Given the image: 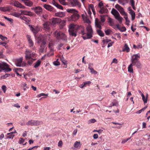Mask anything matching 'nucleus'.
I'll return each mask as SVG.
<instances>
[{
    "mask_svg": "<svg viewBox=\"0 0 150 150\" xmlns=\"http://www.w3.org/2000/svg\"><path fill=\"white\" fill-rule=\"evenodd\" d=\"M103 42L104 43H108L112 41L111 40L108 39H104L103 41Z\"/></svg>",
    "mask_w": 150,
    "mask_h": 150,
    "instance_id": "nucleus-54",
    "label": "nucleus"
},
{
    "mask_svg": "<svg viewBox=\"0 0 150 150\" xmlns=\"http://www.w3.org/2000/svg\"><path fill=\"white\" fill-rule=\"evenodd\" d=\"M105 34L107 35H109L111 32L112 31L110 29H108L106 30L105 31Z\"/></svg>",
    "mask_w": 150,
    "mask_h": 150,
    "instance_id": "nucleus-43",
    "label": "nucleus"
},
{
    "mask_svg": "<svg viewBox=\"0 0 150 150\" xmlns=\"http://www.w3.org/2000/svg\"><path fill=\"white\" fill-rule=\"evenodd\" d=\"M63 144V142L62 141H60L58 143V146L59 147H61Z\"/></svg>",
    "mask_w": 150,
    "mask_h": 150,
    "instance_id": "nucleus-61",
    "label": "nucleus"
},
{
    "mask_svg": "<svg viewBox=\"0 0 150 150\" xmlns=\"http://www.w3.org/2000/svg\"><path fill=\"white\" fill-rule=\"evenodd\" d=\"M44 39L45 40H49L50 39V35H44Z\"/></svg>",
    "mask_w": 150,
    "mask_h": 150,
    "instance_id": "nucleus-46",
    "label": "nucleus"
},
{
    "mask_svg": "<svg viewBox=\"0 0 150 150\" xmlns=\"http://www.w3.org/2000/svg\"><path fill=\"white\" fill-rule=\"evenodd\" d=\"M53 64L55 66H58L60 65V63L58 61V59H57L55 61L53 62Z\"/></svg>",
    "mask_w": 150,
    "mask_h": 150,
    "instance_id": "nucleus-49",
    "label": "nucleus"
},
{
    "mask_svg": "<svg viewBox=\"0 0 150 150\" xmlns=\"http://www.w3.org/2000/svg\"><path fill=\"white\" fill-rule=\"evenodd\" d=\"M51 2L54 5L56 6L58 8L61 9H63V7L61 5L59 4L54 0H52Z\"/></svg>",
    "mask_w": 150,
    "mask_h": 150,
    "instance_id": "nucleus-22",
    "label": "nucleus"
},
{
    "mask_svg": "<svg viewBox=\"0 0 150 150\" xmlns=\"http://www.w3.org/2000/svg\"><path fill=\"white\" fill-rule=\"evenodd\" d=\"M63 45V44L62 43H60L59 44L58 46V50H60L61 48L62 47V46Z\"/></svg>",
    "mask_w": 150,
    "mask_h": 150,
    "instance_id": "nucleus-60",
    "label": "nucleus"
},
{
    "mask_svg": "<svg viewBox=\"0 0 150 150\" xmlns=\"http://www.w3.org/2000/svg\"><path fill=\"white\" fill-rule=\"evenodd\" d=\"M4 18L5 19L7 20L8 21H9L11 23H12L13 21V20L12 19H11V18H10L8 17H7L6 16H4Z\"/></svg>",
    "mask_w": 150,
    "mask_h": 150,
    "instance_id": "nucleus-50",
    "label": "nucleus"
},
{
    "mask_svg": "<svg viewBox=\"0 0 150 150\" xmlns=\"http://www.w3.org/2000/svg\"><path fill=\"white\" fill-rule=\"evenodd\" d=\"M133 66L131 64L129 66L128 69V71L130 73H133V69L132 67Z\"/></svg>",
    "mask_w": 150,
    "mask_h": 150,
    "instance_id": "nucleus-31",
    "label": "nucleus"
},
{
    "mask_svg": "<svg viewBox=\"0 0 150 150\" xmlns=\"http://www.w3.org/2000/svg\"><path fill=\"white\" fill-rule=\"evenodd\" d=\"M41 61L39 60H38L35 63L34 67L36 68L38 67L40 64Z\"/></svg>",
    "mask_w": 150,
    "mask_h": 150,
    "instance_id": "nucleus-34",
    "label": "nucleus"
},
{
    "mask_svg": "<svg viewBox=\"0 0 150 150\" xmlns=\"http://www.w3.org/2000/svg\"><path fill=\"white\" fill-rule=\"evenodd\" d=\"M91 83V82L90 81H88L87 82H84L82 84L83 85V86L82 87V88H83L84 87L86 86V85L88 84H90Z\"/></svg>",
    "mask_w": 150,
    "mask_h": 150,
    "instance_id": "nucleus-45",
    "label": "nucleus"
},
{
    "mask_svg": "<svg viewBox=\"0 0 150 150\" xmlns=\"http://www.w3.org/2000/svg\"><path fill=\"white\" fill-rule=\"evenodd\" d=\"M100 8V9L99 11V12L100 14L106 13L108 11V9L106 8L103 7Z\"/></svg>",
    "mask_w": 150,
    "mask_h": 150,
    "instance_id": "nucleus-27",
    "label": "nucleus"
},
{
    "mask_svg": "<svg viewBox=\"0 0 150 150\" xmlns=\"http://www.w3.org/2000/svg\"><path fill=\"white\" fill-rule=\"evenodd\" d=\"M86 29L87 31V33L86 34V36H82L83 39L85 40L87 39H90L93 37V30L91 26L90 25L87 26Z\"/></svg>",
    "mask_w": 150,
    "mask_h": 150,
    "instance_id": "nucleus-6",
    "label": "nucleus"
},
{
    "mask_svg": "<svg viewBox=\"0 0 150 150\" xmlns=\"http://www.w3.org/2000/svg\"><path fill=\"white\" fill-rule=\"evenodd\" d=\"M44 6L46 9L50 11H52L53 9V7L49 5L45 4L44 5Z\"/></svg>",
    "mask_w": 150,
    "mask_h": 150,
    "instance_id": "nucleus-30",
    "label": "nucleus"
},
{
    "mask_svg": "<svg viewBox=\"0 0 150 150\" xmlns=\"http://www.w3.org/2000/svg\"><path fill=\"white\" fill-rule=\"evenodd\" d=\"M131 137H130L129 138H127V139H125L122 140V143H125L127 142L128 140L130 139Z\"/></svg>",
    "mask_w": 150,
    "mask_h": 150,
    "instance_id": "nucleus-53",
    "label": "nucleus"
},
{
    "mask_svg": "<svg viewBox=\"0 0 150 150\" xmlns=\"http://www.w3.org/2000/svg\"><path fill=\"white\" fill-rule=\"evenodd\" d=\"M15 133H16V132L15 131L14 132H11L10 133H8L7 134V138H12L13 139V137H14V135L13 134Z\"/></svg>",
    "mask_w": 150,
    "mask_h": 150,
    "instance_id": "nucleus-28",
    "label": "nucleus"
},
{
    "mask_svg": "<svg viewBox=\"0 0 150 150\" xmlns=\"http://www.w3.org/2000/svg\"><path fill=\"white\" fill-rule=\"evenodd\" d=\"M25 4V5L31 7L33 6V3L30 0H21Z\"/></svg>",
    "mask_w": 150,
    "mask_h": 150,
    "instance_id": "nucleus-20",
    "label": "nucleus"
},
{
    "mask_svg": "<svg viewBox=\"0 0 150 150\" xmlns=\"http://www.w3.org/2000/svg\"><path fill=\"white\" fill-rule=\"evenodd\" d=\"M124 18L126 20V24L127 25H129V23L130 22V21L129 20H128V17L127 16H124Z\"/></svg>",
    "mask_w": 150,
    "mask_h": 150,
    "instance_id": "nucleus-38",
    "label": "nucleus"
},
{
    "mask_svg": "<svg viewBox=\"0 0 150 150\" xmlns=\"http://www.w3.org/2000/svg\"><path fill=\"white\" fill-rule=\"evenodd\" d=\"M130 2L131 6L135 5V1L134 0H130Z\"/></svg>",
    "mask_w": 150,
    "mask_h": 150,
    "instance_id": "nucleus-64",
    "label": "nucleus"
},
{
    "mask_svg": "<svg viewBox=\"0 0 150 150\" xmlns=\"http://www.w3.org/2000/svg\"><path fill=\"white\" fill-rule=\"evenodd\" d=\"M43 122L41 121L31 120L26 123V125L28 126H37L42 125Z\"/></svg>",
    "mask_w": 150,
    "mask_h": 150,
    "instance_id": "nucleus-10",
    "label": "nucleus"
},
{
    "mask_svg": "<svg viewBox=\"0 0 150 150\" xmlns=\"http://www.w3.org/2000/svg\"><path fill=\"white\" fill-rule=\"evenodd\" d=\"M108 22L110 23V25L112 26L113 24L112 19L110 18H109L108 19Z\"/></svg>",
    "mask_w": 150,
    "mask_h": 150,
    "instance_id": "nucleus-44",
    "label": "nucleus"
},
{
    "mask_svg": "<svg viewBox=\"0 0 150 150\" xmlns=\"http://www.w3.org/2000/svg\"><path fill=\"white\" fill-rule=\"evenodd\" d=\"M68 12L72 13L70 18L69 20H71L73 21H76L80 17V16L78 13V11L74 9H68L67 10Z\"/></svg>",
    "mask_w": 150,
    "mask_h": 150,
    "instance_id": "nucleus-3",
    "label": "nucleus"
},
{
    "mask_svg": "<svg viewBox=\"0 0 150 150\" xmlns=\"http://www.w3.org/2000/svg\"><path fill=\"white\" fill-rule=\"evenodd\" d=\"M77 30V32L79 34H81L82 36H83L84 35H86V33L85 32L84 29L83 27L82 26H79L76 29Z\"/></svg>",
    "mask_w": 150,
    "mask_h": 150,
    "instance_id": "nucleus-15",
    "label": "nucleus"
},
{
    "mask_svg": "<svg viewBox=\"0 0 150 150\" xmlns=\"http://www.w3.org/2000/svg\"><path fill=\"white\" fill-rule=\"evenodd\" d=\"M128 8V10L130 11L129 13L132 16V20L133 21L135 18V13L131 9V8L130 7H129Z\"/></svg>",
    "mask_w": 150,
    "mask_h": 150,
    "instance_id": "nucleus-23",
    "label": "nucleus"
},
{
    "mask_svg": "<svg viewBox=\"0 0 150 150\" xmlns=\"http://www.w3.org/2000/svg\"><path fill=\"white\" fill-rule=\"evenodd\" d=\"M115 7L119 11L122 15H124V16H127V13L124 11L123 8L119 5L117 4L115 6Z\"/></svg>",
    "mask_w": 150,
    "mask_h": 150,
    "instance_id": "nucleus-14",
    "label": "nucleus"
},
{
    "mask_svg": "<svg viewBox=\"0 0 150 150\" xmlns=\"http://www.w3.org/2000/svg\"><path fill=\"white\" fill-rule=\"evenodd\" d=\"M51 23L49 21L45 22L43 24L44 29L46 31H49L50 28Z\"/></svg>",
    "mask_w": 150,
    "mask_h": 150,
    "instance_id": "nucleus-18",
    "label": "nucleus"
},
{
    "mask_svg": "<svg viewBox=\"0 0 150 150\" xmlns=\"http://www.w3.org/2000/svg\"><path fill=\"white\" fill-rule=\"evenodd\" d=\"M12 15L15 17H18L21 15V14L17 12H14L13 13Z\"/></svg>",
    "mask_w": 150,
    "mask_h": 150,
    "instance_id": "nucleus-37",
    "label": "nucleus"
},
{
    "mask_svg": "<svg viewBox=\"0 0 150 150\" xmlns=\"http://www.w3.org/2000/svg\"><path fill=\"white\" fill-rule=\"evenodd\" d=\"M111 13L112 14L115 16V18L119 21L120 23H121L122 22L123 18L120 16L118 12L116 10L113 8L112 9Z\"/></svg>",
    "mask_w": 150,
    "mask_h": 150,
    "instance_id": "nucleus-9",
    "label": "nucleus"
},
{
    "mask_svg": "<svg viewBox=\"0 0 150 150\" xmlns=\"http://www.w3.org/2000/svg\"><path fill=\"white\" fill-rule=\"evenodd\" d=\"M20 11L21 12V15H25L29 16H32L33 15V13L30 11L21 10H20Z\"/></svg>",
    "mask_w": 150,
    "mask_h": 150,
    "instance_id": "nucleus-17",
    "label": "nucleus"
},
{
    "mask_svg": "<svg viewBox=\"0 0 150 150\" xmlns=\"http://www.w3.org/2000/svg\"><path fill=\"white\" fill-rule=\"evenodd\" d=\"M78 25L73 24H71L69 27V32L70 35L72 36L76 37L77 35V28Z\"/></svg>",
    "mask_w": 150,
    "mask_h": 150,
    "instance_id": "nucleus-5",
    "label": "nucleus"
},
{
    "mask_svg": "<svg viewBox=\"0 0 150 150\" xmlns=\"http://www.w3.org/2000/svg\"><path fill=\"white\" fill-rule=\"evenodd\" d=\"M22 86L23 87V90L24 91H25L27 88H29V87L25 83H23L22 84Z\"/></svg>",
    "mask_w": 150,
    "mask_h": 150,
    "instance_id": "nucleus-35",
    "label": "nucleus"
},
{
    "mask_svg": "<svg viewBox=\"0 0 150 150\" xmlns=\"http://www.w3.org/2000/svg\"><path fill=\"white\" fill-rule=\"evenodd\" d=\"M95 24L97 28L100 29L102 28V27L101 26V23L100 21H99V19L98 18H96L95 19ZM97 31L98 35L100 36H104V33L100 30H97Z\"/></svg>",
    "mask_w": 150,
    "mask_h": 150,
    "instance_id": "nucleus-7",
    "label": "nucleus"
},
{
    "mask_svg": "<svg viewBox=\"0 0 150 150\" xmlns=\"http://www.w3.org/2000/svg\"><path fill=\"white\" fill-rule=\"evenodd\" d=\"M71 2L73 6H77L79 7L81 6V4L77 0H73L71 1Z\"/></svg>",
    "mask_w": 150,
    "mask_h": 150,
    "instance_id": "nucleus-25",
    "label": "nucleus"
},
{
    "mask_svg": "<svg viewBox=\"0 0 150 150\" xmlns=\"http://www.w3.org/2000/svg\"><path fill=\"white\" fill-rule=\"evenodd\" d=\"M49 47L51 51H53V44L52 43H49Z\"/></svg>",
    "mask_w": 150,
    "mask_h": 150,
    "instance_id": "nucleus-42",
    "label": "nucleus"
},
{
    "mask_svg": "<svg viewBox=\"0 0 150 150\" xmlns=\"http://www.w3.org/2000/svg\"><path fill=\"white\" fill-rule=\"evenodd\" d=\"M114 42H109L108 45V47L109 48L112 45V44L114 43Z\"/></svg>",
    "mask_w": 150,
    "mask_h": 150,
    "instance_id": "nucleus-63",
    "label": "nucleus"
},
{
    "mask_svg": "<svg viewBox=\"0 0 150 150\" xmlns=\"http://www.w3.org/2000/svg\"><path fill=\"white\" fill-rule=\"evenodd\" d=\"M60 3L64 5H67V4L65 2V0H59Z\"/></svg>",
    "mask_w": 150,
    "mask_h": 150,
    "instance_id": "nucleus-52",
    "label": "nucleus"
},
{
    "mask_svg": "<svg viewBox=\"0 0 150 150\" xmlns=\"http://www.w3.org/2000/svg\"><path fill=\"white\" fill-rule=\"evenodd\" d=\"M54 35L55 38L58 40H62L66 42L67 41L66 35L59 30L55 31Z\"/></svg>",
    "mask_w": 150,
    "mask_h": 150,
    "instance_id": "nucleus-4",
    "label": "nucleus"
},
{
    "mask_svg": "<svg viewBox=\"0 0 150 150\" xmlns=\"http://www.w3.org/2000/svg\"><path fill=\"white\" fill-rule=\"evenodd\" d=\"M89 9H91L93 12V13L94 15L96 14L95 11L94 7V6L92 4H90L89 5Z\"/></svg>",
    "mask_w": 150,
    "mask_h": 150,
    "instance_id": "nucleus-33",
    "label": "nucleus"
},
{
    "mask_svg": "<svg viewBox=\"0 0 150 150\" xmlns=\"http://www.w3.org/2000/svg\"><path fill=\"white\" fill-rule=\"evenodd\" d=\"M10 4L16 7L21 8L25 9V8L24 6L23 5L19 2L15 0H13L12 1H11L10 2Z\"/></svg>",
    "mask_w": 150,
    "mask_h": 150,
    "instance_id": "nucleus-12",
    "label": "nucleus"
},
{
    "mask_svg": "<svg viewBox=\"0 0 150 150\" xmlns=\"http://www.w3.org/2000/svg\"><path fill=\"white\" fill-rule=\"evenodd\" d=\"M23 20L24 21H25L27 23H29L30 21L29 20L28 18L25 16L24 17Z\"/></svg>",
    "mask_w": 150,
    "mask_h": 150,
    "instance_id": "nucleus-55",
    "label": "nucleus"
},
{
    "mask_svg": "<svg viewBox=\"0 0 150 150\" xmlns=\"http://www.w3.org/2000/svg\"><path fill=\"white\" fill-rule=\"evenodd\" d=\"M2 88L4 93H5L6 90V86H5L3 85L2 86Z\"/></svg>",
    "mask_w": 150,
    "mask_h": 150,
    "instance_id": "nucleus-58",
    "label": "nucleus"
},
{
    "mask_svg": "<svg viewBox=\"0 0 150 150\" xmlns=\"http://www.w3.org/2000/svg\"><path fill=\"white\" fill-rule=\"evenodd\" d=\"M81 142L78 141L76 142L74 145V147L78 149H79L81 147Z\"/></svg>",
    "mask_w": 150,
    "mask_h": 150,
    "instance_id": "nucleus-29",
    "label": "nucleus"
},
{
    "mask_svg": "<svg viewBox=\"0 0 150 150\" xmlns=\"http://www.w3.org/2000/svg\"><path fill=\"white\" fill-rule=\"evenodd\" d=\"M0 38L3 40H5L7 39L6 37L4 36L1 35H0Z\"/></svg>",
    "mask_w": 150,
    "mask_h": 150,
    "instance_id": "nucleus-51",
    "label": "nucleus"
},
{
    "mask_svg": "<svg viewBox=\"0 0 150 150\" xmlns=\"http://www.w3.org/2000/svg\"><path fill=\"white\" fill-rule=\"evenodd\" d=\"M123 51H126L127 52L129 51V49L126 44H125V45L124 48L123 49Z\"/></svg>",
    "mask_w": 150,
    "mask_h": 150,
    "instance_id": "nucleus-32",
    "label": "nucleus"
},
{
    "mask_svg": "<svg viewBox=\"0 0 150 150\" xmlns=\"http://www.w3.org/2000/svg\"><path fill=\"white\" fill-rule=\"evenodd\" d=\"M90 70V72L92 74H96L97 73V72L96 71L94 70L93 68L92 69H91Z\"/></svg>",
    "mask_w": 150,
    "mask_h": 150,
    "instance_id": "nucleus-47",
    "label": "nucleus"
},
{
    "mask_svg": "<svg viewBox=\"0 0 150 150\" xmlns=\"http://www.w3.org/2000/svg\"><path fill=\"white\" fill-rule=\"evenodd\" d=\"M142 99L144 103H147V98H146L144 95L143 94H142Z\"/></svg>",
    "mask_w": 150,
    "mask_h": 150,
    "instance_id": "nucleus-40",
    "label": "nucleus"
},
{
    "mask_svg": "<svg viewBox=\"0 0 150 150\" xmlns=\"http://www.w3.org/2000/svg\"><path fill=\"white\" fill-rule=\"evenodd\" d=\"M106 16L105 15H101L100 16L101 21L103 23L105 21V18Z\"/></svg>",
    "mask_w": 150,
    "mask_h": 150,
    "instance_id": "nucleus-39",
    "label": "nucleus"
},
{
    "mask_svg": "<svg viewBox=\"0 0 150 150\" xmlns=\"http://www.w3.org/2000/svg\"><path fill=\"white\" fill-rule=\"evenodd\" d=\"M103 131V130L102 129H100L99 130H94L93 131V132H97L98 133L100 134Z\"/></svg>",
    "mask_w": 150,
    "mask_h": 150,
    "instance_id": "nucleus-59",
    "label": "nucleus"
},
{
    "mask_svg": "<svg viewBox=\"0 0 150 150\" xmlns=\"http://www.w3.org/2000/svg\"><path fill=\"white\" fill-rule=\"evenodd\" d=\"M23 57H21L19 58L15 59L14 62L16 66L19 67H24L28 65V63L23 62Z\"/></svg>",
    "mask_w": 150,
    "mask_h": 150,
    "instance_id": "nucleus-8",
    "label": "nucleus"
},
{
    "mask_svg": "<svg viewBox=\"0 0 150 150\" xmlns=\"http://www.w3.org/2000/svg\"><path fill=\"white\" fill-rule=\"evenodd\" d=\"M140 57V54L139 53L134 54L132 57L131 61V64L133 66H135L138 69H141L142 67V65L139 61Z\"/></svg>",
    "mask_w": 150,
    "mask_h": 150,
    "instance_id": "nucleus-2",
    "label": "nucleus"
},
{
    "mask_svg": "<svg viewBox=\"0 0 150 150\" xmlns=\"http://www.w3.org/2000/svg\"><path fill=\"white\" fill-rule=\"evenodd\" d=\"M46 43L45 41H43L41 43V45L40 48V51L41 52H44L45 47V45Z\"/></svg>",
    "mask_w": 150,
    "mask_h": 150,
    "instance_id": "nucleus-21",
    "label": "nucleus"
},
{
    "mask_svg": "<svg viewBox=\"0 0 150 150\" xmlns=\"http://www.w3.org/2000/svg\"><path fill=\"white\" fill-rule=\"evenodd\" d=\"M25 54V58L27 61L28 64L31 65L33 62L36 60L37 54L35 52L28 49H26Z\"/></svg>",
    "mask_w": 150,
    "mask_h": 150,
    "instance_id": "nucleus-1",
    "label": "nucleus"
},
{
    "mask_svg": "<svg viewBox=\"0 0 150 150\" xmlns=\"http://www.w3.org/2000/svg\"><path fill=\"white\" fill-rule=\"evenodd\" d=\"M118 103L117 102H112L110 105L109 107H112V106H117V105H118Z\"/></svg>",
    "mask_w": 150,
    "mask_h": 150,
    "instance_id": "nucleus-41",
    "label": "nucleus"
},
{
    "mask_svg": "<svg viewBox=\"0 0 150 150\" xmlns=\"http://www.w3.org/2000/svg\"><path fill=\"white\" fill-rule=\"evenodd\" d=\"M37 15L39 14L42 11V8L40 6H37L31 8Z\"/></svg>",
    "mask_w": 150,
    "mask_h": 150,
    "instance_id": "nucleus-16",
    "label": "nucleus"
},
{
    "mask_svg": "<svg viewBox=\"0 0 150 150\" xmlns=\"http://www.w3.org/2000/svg\"><path fill=\"white\" fill-rule=\"evenodd\" d=\"M29 26L30 27L31 30L35 34L37 33L40 31V28L38 25L35 26L29 25Z\"/></svg>",
    "mask_w": 150,
    "mask_h": 150,
    "instance_id": "nucleus-11",
    "label": "nucleus"
},
{
    "mask_svg": "<svg viewBox=\"0 0 150 150\" xmlns=\"http://www.w3.org/2000/svg\"><path fill=\"white\" fill-rule=\"evenodd\" d=\"M26 37L28 42L29 47H33L34 45V43L31 39V36L28 35L26 36Z\"/></svg>",
    "mask_w": 150,
    "mask_h": 150,
    "instance_id": "nucleus-19",
    "label": "nucleus"
},
{
    "mask_svg": "<svg viewBox=\"0 0 150 150\" xmlns=\"http://www.w3.org/2000/svg\"><path fill=\"white\" fill-rule=\"evenodd\" d=\"M93 64L92 63H89L88 64V69L90 70L93 69Z\"/></svg>",
    "mask_w": 150,
    "mask_h": 150,
    "instance_id": "nucleus-56",
    "label": "nucleus"
},
{
    "mask_svg": "<svg viewBox=\"0 0 150 150\" xmlns=\"http://www.w3.org/2000/svg\"><path fill=\"white\" fill-rule=\"evenodd\" d=\"M133 47L134 49L137 48L138 49L139 48H142V45H138L137 46H136L135 45H133Z\"/></svg>",
    "mask_w": 150,
    "mask_h": 150,
    "instance_id": "nucleus-48",
    "label": "nucleus"
},
{
    "mask_svg": "<svg viewBox=\"0 0 150 150\" xmlns=\"http://www.w3.org/2000/svg\"><path fill=\"white\" fill-rule=\"evenodd\" d=\"M5 70L7 72H8L11 70V69L9 67V66L6 63H0V69Z\"/></svg>",
    "mask_w": 150,
    "mask_h": 150,
    "instance_id": "nucleus-13",
    "label": "nucleus"
},
{
    "mask_svg": "<svg viewBox=\"0 0 150 150\" xmlns=\"http://www.w3.org/2000/svg\"><path fill=\"white\" fill-rule=\"evenodd\" d=\"M55 15L56 16L59 17H62L65 16V13L63 12H58L56 13L55 14Z\"/></svg>",
    "mask_w": 150,
    "mask_h": 150,
    "instance_id": "nucleus-26",
    "label": "nucleus"
},
{
    "mask_svg": "<svg viewBox=\"0 0 150 150\" xmlns=\"http://www.w3.org/2000/svg\"><path fill=\"white\" fill-rule=\"evenodd\" d=\"M24 141V139L22 138H21L20 140L19 141V143L20 144H22L23 143Z\"/></svg>",
    "mask_w": 150,
    "mask_h": 150,
    "instance_id": "nucleus-62",
    "label": "nucleus"
},
{
    "mask_svg": "<svg viewBox=\"0 0 150 150\" xmlns=\"http://www.w3.org/2000/svg\"><path fill=\"white\" fill-rule=\"evenodd\" d=\"M42 41V38L41 37H39L37 39V42L38 43H40Z\"/></svg>",
    "mask_w": 150,
    "mask_h": 150,
    "instance_id": "nucleus-57",
    "label": "nucleus"
},
{
    "mask_svg": "<svg viewBox=\"0 0 150 150\" xmlns=\"http://www.w3.org/2000/svg\"><path fill=\"white\" fill-rule=\"evenodd\" d=\"M61 22V20L59 18H55L53 19L51 21V24L54 25L57 23H59Z\"/></svg>",
    "mask_w": 150,
    "mask_h": 150,
    "instance_id": "nucleus-24",
    "label": "nucleus"
},
{
    "mask_svg": "<svg viewBox=\"0 0 150 150\" xmlns=\"http://www.w3.org/2000/svg\"><path fill=\"white\" fill-rule=\"evenodd\" d=\"M60 59L61 61L64 64H67V61L64 59L63 56L60 57Z\"/></svg>",
    "mask_w": 150,
    "mask_h": 150,
    "instance_id": "nucleus-36",
    "label": "nucleus"
}]
</instances>
